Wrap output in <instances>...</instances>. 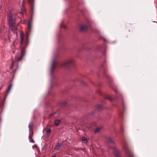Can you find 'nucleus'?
Segmentation results:
<instances>
[{
  "instance_id": "nucleus-1",
  "label": "nucleus",
  "mask_w": 157,
  "mask_h": 157,
  "mask_svg": "<svg viewBox=\"0 0 157 157\" xmlns=\"http://www.w3.org/2000/svg\"><path fill=\"white\" fill-rule=\"evenodd\" d=\"M20 36L21 39V44L19 46L20 53H17L15 56L14 61H22L25 53V49L29 43L28 38L27 36L25 37L22 32H20Z\"/></svg>"
},
{
  "instance_id": "nucleus-2",
  "label": "nucleus",
  "mask_w": 157,
  "mask_h": 157,
  "mask_svg": "<svg viewBox=\"0 0 157 157\" xmlns=\"http://www.w3.org/2000/svg\"><path fill=\"white\" fill-rule=\"evenodd\" d=\"M8 20L10 29L14 33H16L17 35V33L16 32L17 28L15 26V18L13 17L11 11H10L9 13Z\"/></svg>"
},
{
  "instance_id": "nucleus-3",
  "label": "nucleus",
  "mask_w": 157,
  "mask_h": 157,
  "mask_svg": "<svg viewBox=\"0 0 157 157\" xmlns=\"http://www.w3.org/2000/svg\"><path fill=\"white\" fill-rule=\"evenodd\" d=\"M123 148L128 157H134L132 152L125 144H124Z\"/></svg>"
},
{
  "instance_id": "nucleus-4",
  "label": "nucleus",
  "mask_w": 157,
  "mask_h": 157,
  "mask_svg": "<svg viewBox=\"0 0 157 157\" xmlns=\"http://www.w3.org/2000/svg\"><path fill=\"white\" fill-rule=\"evenodd\" d=\"M73 63V60L72 59H70L64 62L62 65L63 66H70L72 65Z\"/></svg>"
},
{
  "instance_id": "nucleus-5",
  "label": "nucleus",
  "mask_w": 157,
  "mask_h": 157,
  "mask_svg": "<svg viewBox=\"0 0 157 157\" xmlns=\"http://www.w3.org/2000/svg\"><path fill=\"white\" fill-rule=\"evenodd\" d=\"M87 29V27L86 26L82 25L80 27V31L82 32L86 31Z\"/></svg>"
},
{
  "instance_id": "nucleus-6",
  "label": "nucleus",
  "mask_w": 157,
  "mask_h": 157,
  "mask_svg": "<svg viewBox=\"0 0 157 157\" xmlns=\"http://www.w3.org/2000/svg\"><path fill=\"white\" fill-rule=\"evenodd\" d=\"M77 132L78 133H81L82 134H85L86 132L85 129L83 128H79V129L77 130Z\"/></svg>"
},
{
  "instance_id": "nucleus-7",
  "label": "nucleus",
  "mask_w": 157,
  "mask_h": 157,
  "mask_svg": "<svg viewBox=\"0 0 157 157\" xmlns=\"http://www.w3.org/2000/svg\"><path fill=\"white\" fill-rule=\"evenodd\" d=\"M106 142L108 144H114L115 143L114 141H113L111 138H107L106 140Z\"/></svg>"
},
{
  "instance_id": "nucleus-8",
  "label": "nucleus",
  "mask_w": 157,
  "mask_h": 157,
  "mask_svg": "<svg viewBox=\"0 0 157 157\" xmlns=\"http://www.w3.org/2000/svg\"><path fill=\"white\" fill-rule=\"evenodd\" d=\"M113 152L116 157H119V151L116 149H114L113 150Z\"/></svg>"
},
{
  "instance_id": "nucleus-9",
  "label": "nucleus",
  "mask_w": 157,
  "mask_h": 157,
  "mask_svg": "<svg viewBox=\"0 0 157 157\" xmlns=\"http://www.w3.org/2000/svg\"><path fill=\"white\" fill-rule=\"evenodd\" d=\"M28 26L29 31L30 32L32 29V21H31L28 22Z\"/></svg>"
},
{
  "instance_id": "nucleus-10",
  "label": "nucleus",
  "mask_w": 157,
  "mask_h": 157,
  "mask_svg": "<svg viewBox=\"0 0 157 157\" xmlns=\"http://www.w3.org/2000/svg\"><path fill=\"white\" fill-rule=\"evenodd\" d=\"M33 8H34V1H33V2H32L31 6V8L32 10V16L33 14Z\"/></svg>"
},
{
  "instance_id": "nucleus-11",
  "label": "nucleus",
  "mask_w": 157,
  "mask_h": 157,
  "mask_svg": "<svg viewBox=\"0 0 157 157\" xmlns=\"http://www.w3.org/2000/svg\"><path fill=\"white\" fill-rule=\"evenodd\" d=\"M61 146V144H57V146L55 147L54 148V149L55 150H58L60 148Z\"/></svg>"
},
{
  "instance_id": "nucleus-12",
  "label": "nucleus",
  "mask_w": 157,
  "mask_h": 157,
  "mask_svg": "<svg viewBox=\"0 0 157 157\" xmlns=\"http://www.w3.org/2000/svg\"><path fill=\"white\" fill-rule=\"evenodd\" d=\"M60 122V120H57L55 121L54 124L56 126H57L59 124V123Z\"/></svg>"
},
{
  "instance_id": "nucleus-13",
  "label": "nucleus",
  "mask_w": 157,
  "mask_h": 157,
  "mask_svg": "<svg viewBox=\"0 0 157 157\" xmlns=\"http://www.w3.org/2000/svg\"><path fill=\"white\" fill-rule=\"evenodd\" d=\"M51 132L50 128H48L46 131V134L47 135H48Z\"/></svg>"
},
{
  "instance_id": "nucleus-14",
  "label": "nucleus",
  "mask_w": 157,
  "mask_h": 157,
  "mask_svg": "<svg viewBox=\"0 0 157 157\" xmlns=\"http://www.w3.org/2000/svg\"><path fill=\"white\" fill-rule=\"evenodd\" d=\"M83 142H84L85 143H87V140L85 137H82L81 138Z\"/></svg>"
},
{
  "instance_id": "nucleus-15",
  "label": "nucleus",
  "mask_w": 157,
  "mask_h": 157,
  "mask_svg": "<svg viewBox=\"0 0 157 157\" xmlns=\"http://www.w3.org/2000/svg\"><path fill=\"white\" fill-rule=\"evenodd\" d=\"M12 86V84H11L9 85V87L8 88V89H7V92L8 93L10 91V90L11 87Z\"/></svg>"
},
{
  "instance_id": "nucleus-16",
  "label": "nucleus",
  "mask_w": 157,
  "mask_h": 157,
  "mask_svg": "<svg viewBox=\"0 0 157 157\" xmlns=\"http://www.w3.org/2000/svg\"><path fill=\"white\" fill-rule=\"evenodd\" d=\"M55 62H53L52 65V67H51V72H52V71L54 68V65H55Z\"/></svg>"
},
{
  "instance_id": "nucleus-17",
  "label": "nucleus",
  "mask_w": 157,
  "mask_h": 157,
  "mask_svg": "<svg viewBox=\"0 0 157 157\" xmlns=\"http://www.w3.org/2000/svg\"><path fill=\"white\" fill-rule=\"evenodd\" d=\"M101 128H96V129L95 130L94 132L95 133H96L97 132H99Z\"/></svg>"
},
{
  "instance_id": "nucleus-18",
  "label": "nucleus",
  "mask_w": 157,
  "mask_h": 157,
  "mask_svg": "<svg viewBox=\"0 0 157 157\" xmlns=\"http://www.w3.org/2000/svg\"><path fill=\"white\" fill-rule=\"evenodd\" d=\"M29 139L30 142L31 143H34V140L32 138H31L30 137V135H29Z\"/></svg>"
},
{
  "instance_id": "nucleus-19",
  "label": "nucleus",
  "mask_w": 157,
  "mask_h": 157,
  "mask_svg": "<svg viewBox=\"0 0 157 157\" xmlns=\"http://www.w3.org/2000/svg\"><path fill=\"white\" fill-rule=\"evenodd\" d=\"M16 62V61H14V60L13 61L12 63V64L11 65V66L10 67V69H11L13 68V66H14V63Z\"/></svg>"
},
{
  "instance_id": "nucleus-20",
  "label": "nucleus",
  "mask_w": 157,
  "mask_h": 157,
  "mask_svg": "<svg viewBox=\"0 0 157 157\" xmlns=\"http://www.w3.org/2000/svg\"><path fill=\"white\" fill-rule=\"evenodd\" d=\"M102 108V106L101 105H99L97 106V108L98 109H101Z\"/></svg>"
},
{
  "instance_id": "nucleus-21",
  "label": "nucleus",
  "mask_w": 157,
  "mask_h": 157,
  "mask_svg": "<svg viewBox=\"0 0 157 157\" xmlns=\"http://www.w3.org/2000/svg\"><path fill=\"white\" fill-rule=\"evenodd\" d=\"M28 127L29 128H32V124L31 123H30L29 124L28 126Z\"/></svg>"
},
{
  "instance_id": "nucleus-22",
  "label": "nucleus",
  "mask_w": 157,
  "mask_h": 157,
  "mask_svg": "<svg viewBox=\"0 0 157 157\" xmlns=\"http://www.w3.org/2000/svg\"><path fill=\"white\" fill-rule=\"evenodd\" d=\"M84 122H85V123H86V124H89V123H88V120H85V121H84Z\"/></svg>"
},
{
  "instance_id": "nucleus-23",
  "label": "nucleus",
  "mask_w": 157,
  "mask_h": 157,
  "mask_svg": "<svg viewBox=\"0 0 157 157\" xmlns=\"http://www.w3.org/2000/svg\"><path fill=\"white\" fill-rule=\"evenodd\" d=\"M66 103L65 102H63L61 104V105H64L66 104Z\"/></svg>"
},
{
  "instance_id": "nucleus-24",
  "label": "nucleus",
  "mask_w": 157,
  "mask_h": 157,
  "mask_svg": "<svg viewBox=\"0 0 157 157\" xmlns=\"http://www.w3.org/2000/svg\"><path fill=\"white\" fill-rule=\"evenodd\" d=\"M105 98L106 99H107L108 100H109L112 101V100H111V99H110V98H108L107 97L106 98Z\"/></svg>"
},
{
  "instance_id": "nucleus-25",
  "label": "nucleus",
  "mask_w": 157,
  "mask_h": 157,
  "mask_svg": "<svg viewBox=\"0 0 157 157\" xmlns=\"http://www.w3.org/2000/svg\"><path fill=\"white\" fill-rule=\"evenodd\" d=\"M106 76L107 78H110V76H107L106 75Z\"/></svg>"
},
{
  "instance_id": "nucleus-26",
  "label": "nucleus",
  "mask_w": 157,
  "mask_h": 157,
  "mask_svg": "<svg viewBox=\"0 0 157 157\" xmlns=\"http://www.w3.org/2000/svg\"><path fill=\"white\" fill-rule=\"evenodd\" d=\"M3 86H2L0 88V90L2 89V87Z\"/></svg>"
},
{
  "instance_id": "nucleus-27",
  "label": "nucleus",
  "mask_w": 157,
  "mask_h": 157,
  "mask_svg": "<svg viewBox=\"0 0 157 157\" xmlns=\"http://www.w3.org/2000/svg\"><path fill=\"white\" fill-rule=\"evenodd\" d=\"M82 84H83V83L84 84V82H82Z\"/></svg>"
},
{
  "instance_id": "nucleus-28",
  "label": "nucleus",
  "mask_w": 157,
  "mask_h": 157,
  "mask_svg": "<svg viewBox=\"0 0 157 157\" xmlns=\"http://www.w3.org/2000/svg\"><path fill=\"white\" fill-rule=\"evenodd\" d=\"M52 157H56V156L54 155V156H53Z\"/></svg>"
},
{
  "instance_id": "nucleus-29",
  "label": "nucleus",
  "mask_w": 157,
  "mask_h": 157,
  "mask_svg": "<svg viewBox=\"0 0 157 157\" xmlns=\"http://www.w3.org/2000/svg\"><path fill=\"white\" fill-rule=\"evenodd\" d=\"M31 128H29V131L30 130V129H31Z\"/></svg>"
},
{
  "instance_id": "nucleus-30",
  "label": "nucleus",
  "mask_w": 157,
  "mask_h": 157,
  "mask_svg": "<svg viewBox=\"0 0 157 157\" xmlns=\"http://www.w3.org/2000/svg\"><path fill=\"white\" fill-rule=\"evenodd\" d=\"M53 115V114H51V115Z\"/></svg>"
},
{
  "instance_id": "nucleus-31",
  "label": "nucleus",
  "mask_w": 157,
  "mask_h": 157,
  "mask_svg": "<svg viewBox=\"0 0 157 157\" xmlns=\"http://www.w3.org/2000/svg\"><path fill=\"white\" fill-rule=\"evenodd\" d=\"M15 52L14 51H13V53H14Z\"/></svg>"
}]
</instances>
